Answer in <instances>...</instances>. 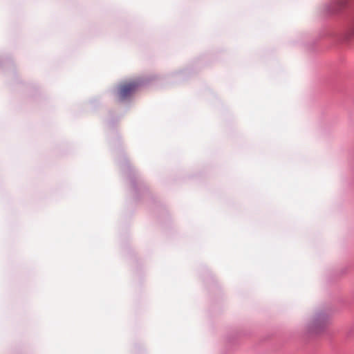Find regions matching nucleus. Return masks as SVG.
Instances as JSON below:
<instances>
[{
  "instance_id": "1",
  "label": "nucleus",
  "mask_w": 354,
  "mask_h": 354,
  "mask_svg": "<svg viewBox=\"0 0 354 354\" xmlns=\"http://www.w3.org/2000/svg\"><path fill=\"white\" fill-rule=\"evenodd\" d=\"M138 87L136 82H130L120 85L118 91L119 97L124 100L129 97Z\"/></svg>"
},
{
  "instance_id": "2",
  "label": "nucleus",
  "mask_w": 354,
  "mask_h": 354,
  "mask_svg": "<svg viewBox=\"0 0 354 354\" xmlns=\"http://www.w3.org/2000/svg\"><path fill=\"white\" fill-rule=\"evenodd\" d=\"M346 35L348 37H354V18L351 21L346 28Z\"/></svg>"
}]
</instances>
